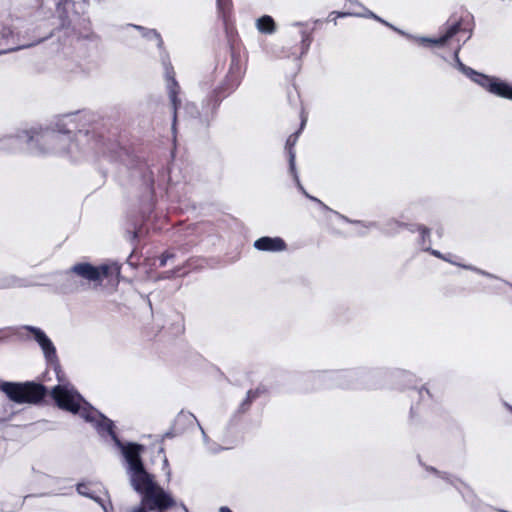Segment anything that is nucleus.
Returning a JSON list of instances; mask_svg holds the SVG:
<instances>
[{"mask_svg": "<svg viewBox=\"0 0 512 512\" xmlns=\"http://www.w3.org/2000/svg\"><path fill=\"white\" fill-rule=\"evenodd\" d=\"M90 118L85 111L65 114L49 127L36 126L0 139V151H15L23 143L36 156L56 155L71 162L101 156L118 160L124 151L117 142L104 139L94 130H84Z\"/></svg>", "mask_w": 512, "mask_h": 512, "instance_id": "nucleus-1", "label": "nucleus"}, {"mask_svg": "<svg viewBox=\"0 0 512 512\" xmlns=\"http://www.w3.org/2000/svg\"><path fill=\"white\" fill-rule=\"evenodd\" d=\"M409 39H413L423 45H434L439 47L451 46L454 49L455 67L471 79L474 83L498 97L512 98V87L506 84V81L489 76L466 66L459 58L461 44L465 43L471 37V30L464 25L463 19H449L440 29L439 37H414L397 30Z\"/></svg>", "mask_w": 512, "mask_h": 512, "instance_id": "nucleus-2", "label": "nucleus"}, {"mask_svg": "<svg viewBox=\"0 0 512 512\" xmlns=\"http://www.w3.org/2000/svg\"><path fill=\"white\" fill-rule=\"evenodd\" d=\"M51 396L59 408L78 414L86 422L92 423L101 436H110L116 445H121L113 430V422L85 401L72 384L56 385L51 390Z\"/></svg>", "mask_w": 512, "mask_h": 512, "instance_id": "nucleus-3", "label": "nucleus"}, {"mask_svg": "<svg viewBox=\"0 0 512 512\" xmlns=\"http://www.w3.org/2000/svg\"><path fill=\"white\" fill-rule=\"evenodd\" d=\"M378 372L365 368L339 370L313 374L311 378L321 386H337L346 389L371 388Z\"/></svg>", "mask_w": 512, "mask_h": 512, "instance_id": "nucleus-4", "label": "nucleus"}, {"mask_svg": "<svg viewBox=\"0 0 512 512\" xmlns=\"http://www.w3.org/2000/svg\"><path fill=\"white\" fill-rule=\"evenodd\" d=\"M140 491H135L141 495V502L135 507H125L121 512H165L169 508H178L183 512H189L185 504L177 503L175 499L161 488L156 482L143 484Z\"/></svg>", "mask_w": 512, "mask_h": 512, "instance_id": "nucleus-5", "label": "nucleus"}, {"mask_svg": "<svg viewBox=\"0 0 512 512\" xmlns=\"http://www.w3.org/2000/svg\"><path fill=\"white\" fill-rule=\"evenodd\" d=\"M120 276V265L118 263L102 264L93 266L90 263H77L63 273L67 285L71 289H77L76 277L87 282L101 283L105 278L118 282Z\"/></svg>", "mask_w": 512, "mask_h": 512, "instance_id": "nucleus-6", "label": "nucleus"}, {"mask_svg": "<svg viewBox=\"0 0 512 512\" xmlns=\"http://www.w3.org/2000/svg\"><path fill=\"white\" fill-rule=\"evenodd\" d=\"M122 451L126 462V472L129 482L134 491H140L144 488L143 484L155 483L154 476L148 473L143 465L140 453L143 449L141 445L129 443L116 445Z\"/></svg>", "mask_w": 512, "mask_h": 512, "instance_id": "nucleus-7", "label": "nucleus"}, {"mask_svg": "<svg viewBox=\"0 0 512 512\" xmlns=\"http://www.w3.org/2000/svg\"><path fill=\"white\" fill-rule=\"evenodd\" d=\"M20 330L29 333V335L26 336L27 340H33L38 344L47 366L52 368L55 372L56 378L58 380L57 385L70 384L66 379L65 373L61 369L56 347L52 340L44 332V330L31 325H24L20 328Z\"/></svg>", "mask_w": 512, "mask_h": 512, "instance_id": "nucleus-8", "label": "nucleus"}, {"mask_svg": "<svg viewBox=\"0 0 512 512\" xmlns=\"http://www.w3.org/2000/svg\"><path fill=\"white\" fill-rule=\"evenodd\" d=\"M0 390L4 392L11 401L19 404H36L47 394L46 387L35 382L15 383L0 380Z\"/></svg>", "mask_w": 512, "mask_h": 512, "instance_id": "nucleus-9", "label": "nucleus"}, {"mask_svg": "<svg viewBox=\"0 0 512 512\" xmlns=\"http://www.w3.org/2000/svg\"><path fill=\"white\" fill-rule=\"evenodd\" d=\"M243 76V68L239 58L232 55L229 70L224 81L214 89V100L212 110L216 108L219 101L232 93L240 84Z\"/></svg>", "mask_w": 512, "mask_h": 512, "instance_id": "nucleus-10", "label": "nucleus"}, {"mask_svg": "<svg viewBox=\"0 0 512 512\" xmlns=\"http://www.w3.org/2000/svg\"><path fill=\"white\" fill-rule=\"evenodd\" d=\"M161 61L163 64L165 78L167 81V89H168L169 98H170L172 108H173L172 129H173V131H175L177 110L181 104V101L178 98V94L180 92V87H179L178 82L175 79L174 69L169 60V56L167 55V53L165 51H163V53L161 54Z\"/></svg>", "mask_w": 512, "mask_h": 512, "instance_id": "nucleus-11", "label": "nucleus"}, {"mask_svg": "<svg viewBox=\"0 0 512 512\" xmlns=\"http://www.w3.org/2000/svg\"><path fill=\"white\" fill-rule=\"evenodd\" d=\"M77 492L87 498L94 500L100 506L110 500L107 490L100 484L94 482H82L76 486Z\"/></svg>", "mask_w": 512, "mask_h": 512, "instance_id": "nucleus-12", "label": "nucleus"}, {"mask_svg": "<svg viewBox=\"0 0 512 512\" xmlns=\"http://www.w3.org/2000/svg\"><path fill=\"white\" fill-rule=\"evenodd\" d=\"M197 424L198 427L201 430L203 440L205 444L208 446L209 440L208 437L203 429V427L200 425L199 421L195 417L194 414L186 411H181L177 417L174 420L173 430L176 434L183 433L188 427Z\"/></svg>", "mask_w": 512, "mask_h": 512, "instance_id": "nucleus-13", "label": "nucleus"}, {"mask_svg": "<svg viewBox=\"0 0 512 512\" xmlns=\"http://www.w3.org/2000/svg\"><path fill=\"white\" fill-rule=\"evenodd\" d=\"M292 26L299 27V34L301 37L300 43L296 48V51L292 52L291 55L296 56L297 59L306 55L310 49L313 37V28H309L306 23L295 22Z\"/></svg>", "mask_w": 512, "mask_h": 512, "instance_id": "nucleus-14", "label": "nucleus"}, {"mask_svg": "<svg viewBox=\"0 0 512 512\" xmlns=\"http://www.w3.org/2000/svg\"><path fill=\"white\" fill-rule=\"evenodd\" d=\"M254 248L259 251L279 252L286 249L285 241L280 237H261L254 242Z\"/></svg>", "mask_w": 512, "mask_h": 512, "instance_id": "nucleus-15", "label": "nucleus"}, {"mask_svg": "<svg viewBox=\"0 0 512 512\" xmlns=\"http://www.w3.org/2000/svg\"><path fill=\"white\" fill-rule=\"evenodd\" d=\"M13 32L10 30V28H6L4 27L1 31H0V46H7L3 49L0 50V55L1 54H4V53H8V52H11V51H15V50H18V49H23V48H27V47H30L36 43H39L41 40H38L36 42H33V43H28V44H22V45H18V46H10L11 43L14 44V41L12 40L13 39Z\"/></svg>", "mask_w": 512, "mask_h": 512, "instance_id": "nucleus-16", "label": "nucleus"}, {"mask_svg": "<svg viewBox=\"0 0 512 512\" xmlns=\"http://www.w3.org/2000/svg\"><path fill=\"white\" fill-rule=\"evenodd\" d=\"M305 122H306V119L305 118H302V121H301V127H300V130L291 134L287 140H286V150H287V153H288V158H289V169L290 170H294V166H296V162H295V158H296V155H295V151H294V146L298 140V137H299V134H300V131L303 129L304 125H305Z\"/></svg>", "mask_w": 512, "mask_h": 512, "instance_id": "nucleus-17", "label": "nucleus"}, {"mask_svg": "<svg viewBox=\"0 0 512 512\" xmlns=\"http://www.w3.org/2000/svg\"><path fill=\"white\" fill-rule=\"evenodd\" d=\"M256 29L262 34L271 35L276 32V23L270 15H263L255 22Z\"/></svg>", "mask_w": 512, "mask_h": 512, "instance_id": "nucleus-18", "label": "nucleus"}, {"mask_svg": "<svg viewBox=\"0 0 512 512\" xmlns=\"http://www.w3.org/2000/svg\"><path fill=\"white\" fill-rule=\"evenodd\" d=\"M443 479H446L451 485L455 486L463 495L465 501L470 503L471 505L475 504V495L474 493L467 487L465 484L460 482L457 479H452L450 477H445L444 475H441Z\"/></svg>", "mask_w": 512, "mask_h": 512, "instance_id": "nucleus-19", "label": "nucleus"}, {"mask_svg": "<svg viewBox=\"0 0 512 512\" xmlns=\"http://www.w3.org/2000/svg\"><path fill=\"white\" fill-rule=\"evenodd\" d=\"M216 3L218 16L223 20L224 25L227 26L232 12V1L216 0Z\"/></svg>", "mask_w": 512, "mask_h": 512, "instance_id": "nucleus-20", "label": "nucleus"}, {"mask_svg": "<svg viewBox=\"0 0 512 512\" xmlns=\"http://www.w3.org/2000/svg\"><path fill=\"white\" fill-rule=\"evenodd\" d=\"M128 27H133L137 30H139L142 34L143 37L147 38V39H155L157 41V46L162 49L163 47V40L160 36V34L154 30V29H146L142 26H137V25H128Z\"/></svg>", "mask_w": 512, "mask_h": 512, "instance_id": "nucleus-21", "label": "nucleus"}, {"mask_svg": "<svg viewBox=\"0 0 512 512\" xmlns=\"http://www.w3.org/2000/svg\"><path fill=\"white\" fill-rule=\"evenodd\" d=\"M410 231H418L420 234L419 244L422 246L423 250H430V230L428 228L423 225H417L415 229L410 228Z\"/></svg>", "mask_w": 512, "mask_h": 512, "instance_id": "nucleus-22", "label": "nucleus"}, {"mask_svg": "<svg viewBox=\"0 0 512 512\" xmlns=\"http://www.w3.org/2000/svg\"><path fill=\"white\" fill-rule=\"evenodd\" d=\"M292 176H293V179L298 187V189L307 197L309 198L310 200L318 203L323 209L325 210H330L321 200L317 199L316 197H313L311 195H309L306 190L304 189V187L302 186L301 182H300V179H299V176H298V173H297V170H296V166H294V170H290Z\"/></svg>", "mask_w": 512, "mask_h": 512, "instance_id": "nucleus-23", "label": "nucleus"}, {"mask_svg": "<svg viewBox=\"0 0 512 512\" xmlns=\"http://www.w3.org/2000/svg\"><path fill=\"white\" fill-rule=\"evenodd\" d=\"M292 176H293V179L298 187V189L307 197L309 198L310 200L318 203L323 209L325 210H330L321 200L317 199L316 197H313L311 195H309L306 190L304 189V187L302 186L301 182H300V179H299V176H298V173H297V170H296V166H294V170H290Z\"/></svg>", "mask_w": 512, "mask_h": 512, "instance_id": "nucleus-24", "label": "nucleus"}, {"mask_svg": "<svg viewBox=\"0 0 512 512\" xmlns=\"http://www.w3.org/2000/svg\"><path fill=\"white\" fill-rule=\"evenodd\" d=\"M292 176H293V179L298 187V189L307 197L309 198L310 200L318 203L323 209L325 210H330L321 200L317 199L316 197H313L311 195H309L306 190L304 189V187L302 186L301 182H300V179H299V176H298V173H297V170H296V166H294V170H290Z\"/></svg>", "mask_w": 512, "mask_h": 512, "instance_id": "nucleus-25", "label": "nucleus"}, {"mask_svg": "<svg viewBox=\"0 0 512 512\" xmlns=\"http://www.w3.org/2000/svg\"><path fill=\"white\" fill-rule=\"evenodd\" d=\"M443 260H444V261H446V262H449V263H451V264H453V265H456V266L462 267V268H464V269H468V270L474 271V272H476V273H478V274H480V275H483V276H486V277H489V278H495V276H494V275H492V274H490V273H488V272H486V271H484V270H481V269H479V268H477V267H474V266H471V265H463V264H460V263L456 262V261L452 258V255H451V254H447V255H445Z\"/></svg>", "mask_w": 512, "mask_h": 512, "instance_id": "nucleus-26", "label": "nucleus"}, {"mask_svg": "<svg viewBox=\"0 0 512 512\" xmlns=\"http://www.w3.org/2000/svg\"><path fill=\"white\" fill-rule=\"evenodd\" d=\"M264 393H266V389L264 387H257L255 390H249L247 392L246 399L241 403V410L246 411L251 402Z\"/></svg>", "mask_w": 512, "mask_h": 512, "instance_id": "nucleus-27", "label": "nucleus"}, {"mask_svg": "<svg viewBox=\"0 0 512 512\" xmlns=\"http://www.w3.org/2000/svg\"><path fill=\"white\" fill-rule=\"evenodd\" d=\"M74 7V2L72 0H59L57 3V11L59 13L60 18L63 20L68 17V12L70 9Z\"/></svg>", "mask_w": 512, "mask_h": 512, "instance_id": "nucleus-28", "label": "nucleus"}, {"mask_svg": "<svg viewBox=\"0 0 512 512\" xmlns=\"http://www.w3.org/2000/svg\"><path fill=\"white\" fill-rule=\"evenodd\" d=\"M403 227H405V224L397 220H389L384 227V232L388 235H393L398 233Z\"/></svg>", "mask_w": 512, "mask_h": 512, "instance_id": "nucleus-29", "label": "nucleus"}, {"mask_svg": "<svg viewBox=\"0 0 512 512\" xmlns=\"http://www.w3.org/2000/svg\"><path fill=\"white\" fill-rule=\"evenodd\" d=\"M175 257H176L175 253H173L171 251L164 252L159 257V266L164 267V266L168 265L169 263H174Z\"/></svg>", "mask_w": 512, "mask_h": 512, "instance_id": "nucleus-30", "label": "nucleus"}, {"mask_svg": "<svg viewBox=\"0 0 512 512\" xmlns=\"http://www.w3.org/2000/svg\"><path fill=\"white\" fill-rule=\"evenodd\" d=\"M187 273V270L184 267L177 266L172 271H167L164 273L163 278H172L176 276H184Z\"/></svg>", "mask_w": 512, "mask_h": 512, "instance_id": "nucleus-31", "label": "nucleus"}, {"mask_svg": "<svg viewBox=\"0 0 512 512\" xmlns=\"http://www.w3.org/2000/svg\"><path fill=\"white\" fill-rule=\"evenodd\" d=\"M360 17H370V18H373V19H375V20H377V21H379V22L383 23L384 25L389 26V27H391V28H392V29H394V30H397V29H396V28H394L392 25H390V24H389V23H387L385 20L381 19L380 17H378L377 15H375V14H374L373 12H371V11H368V10H367V11H366L365 13H363V14H361V13H360Z\"/></svg>", "mask_w": 512, "mask_h": 512, "instance_id": "nucleus-32", "label": "nucleus"}, {"mask_svg": "<svg viewBox=\"0 0 512 512\" xmlns=\"http://www.w3.org/2000/svg\"><path fill=\"white\" fill-rule=\"evenodd\" d=\"M421 400L425 401L430 398V393L426 388H421L415 392Z\"/></svg>", "mask_w": 512, "mask_h": 512, "instance_id": "nucleus-33", "label": "nucleus"}, {"mask_svg": "<svg viewBox=\"0 0 512 512\" xmlns=\"http://www.w3.org/2000/svg\"><path fill=\"white\" fill-rule=\"evenodd\" d=\"M17 285H19L18 280L14 277H10L7 280V283L0 285V287L5 288V287H12V286H17Z\"/></svg>", "mask_w": 512, "mask_h": 512, "instance_id": "nucleus-34", "label": "nucleus"}, {"mask_svg": "<svg viewBox=\"0 0 512 512\" xmlns=\"http://www.w3.org/2000/svg\"><path fill=\"white\" fill-rule=\"evenodd\" d=\"M332 14H335L337 17H347V16H360V13L357 12H332Z\"/></svg>", "mask_w": 512, "mask_h": 512, "instance_id": "nucleus-35", "label": "nucleus"}, {"mask_svg": "<svg viewBox=\"0 0 512 512\" xmlns=\"http://www.w3.org/2000/svg\"><path fill=\"white\" fill-rule=\"evenodd\" d=\"M428 251H429L433 256H435V257H437V258H439V259H442V260L444 259L445 254H442L440 251H438V250H434V249H431V248H430V250H428Z\"/></svg>", "mask_w": 512, "mask_h": 512, "instance_id": "nucleus-36", "label": "nucleus"}, {"mask_svg": "<svg viewBox=\"0 0 512 512\" xmlns=\"http://www.w3.org/2000/svg\"><path fill=\"white\" fill-rule=\"evenodd\" d=\"M101 508L103 509L104 512H110V510H112L111 500H108L106 504H103L101 506Z\"/></svg>", "mask_w": 512, "mask_h": 512, "instance_id": "nucleus-37", "label": "nucleus"}, {"mask_svg": "<svg viewBox=\"0 0 512 512\" xmlns=\"http://www.w3.org/2000/svg\"><path fill=\"white\" fill-rule=\"evenodd\" d=\"M140 230H134L133 232H129L130 240H134L138 237Z\"/></svg>", "mask_w": 512, "mask_h": 512, "instance_id": "nucleus-38", "label": "nucleus"}, {"mask_svg": "<svg viewBox=\"0 0 512 512\" xmlns=\"http://www.w3.org/2000/svg\"><path fill=\"white\" fill-rule=\"evenodd\" d=\"M6 426H7L6 420L5 419H0V434L4 431Z\"/></svg>", "mask_w": 512, "mask_h": 512, "instance_id": "nucleus-39", "label": "nucleus"}, {"mask_svg": "<svg viewBox=\"0 0 512 512\" xmlns=\"http://www.w3.org/2000/svg\"><path fill=\"white\" fill-rule=\"evenodd\" d=\"M7 338V335L5 334V330L0 329V342Z\"/></svg>", "mask_w": 512, "mask_h": 512, "instance_id": "nucleus-40", "label": "nucleus"}, {"mask_svg": "<svg viewBox=\"0 0 512 512\" xmlns=\"http://www.w3.org/2000/svg\"><path fill=\"white\" fill-rule=\"evenodd\" d=\"M219 512H232V510L227 506H222L220 507Z\"/></svg>", "mask_w": 512, "mask_h": 512, "instance_id": "nucleus-41", "label": "nucleus"}, {"mask_svg": "<svg viewBox=\"0 0 512 512\" xmlns=\"http://www.w3.org/2000/svg\"><path fill=\"white\" fill-rule=\"evenodd\" d=\"M187 110H194L195 109V105L194 104H187L186 107H185Z\"/></svg>", "mask_w": 512, "mask_h": 512, "instance_id": "nucleus-42", "label": "nucleus"}, {"mask_svg": "<svg viewBox=\"0 0 512 512\" xmlns=\"http://www.w3.org/2000/svg\"><path fill=\"white\" fill-rule=\"evenodd\" d=\"M402 376H403L404 378H411V377H412V375H411V374H409V373H407V372L402 373Z\"/></svg>", "mask_w": 512, "mask_h": 512, "instance_id": "nucleus-43", "label": "nucleus"}, {"mask_svg": "<svg viewBox=\"0 0 512 512\" xmlns=\"http://www.w3.org/2000/svg\"><path fill=\"white\" fill-rule=\"evenodd\" d=\"M352 5L360 6L359 2L357 0L355 1H349Z\"/></svg>", "mask_w": 512, "mask_h": 512, "instance_id": "nucleus-44", "label": "nucleus"}, {"mask_svg": "<svg viewBox=\"0 0 512 512\" xmlns=\"http://www.w3.org/2000/svg\"><path fill=\"white\" fill-rule=\"evenodd\" d=\"M208 449H209L211 452H216V451H218V449H216V448H214V447H210V446H208Z\"/></svg>", "mask_w": 512, "mask_h": 512, "instance_id": "nucleus-45", "label": "nucleus"}, {"mask_svg": "<svg viewBox=\"0 0 512 512\" xmlns=\"http://www.w3.org/2000/svg\"><path fill=\"white\" fill-rule=\"evenodd\" d=\"M373 226H375L374 223H369V224L366 225L367 228H370V227H373Z\"/></svg>", "mask_w": 512, "mask_h": 512, "instance_id": "nucleus-46", "label": "nucleus"}, {"mask_svg": "<svg viewBox=\"0 0 512 512\" xmlns=\"http://www.w3.org/2000/svg\"><path fill=\"white\" fill-rule=\"evenodd\" d=\"M430 471L434 472V473H437V474H440L439 472H437L434 468H429Z\"/></svg>", "mask_w": 512, "mask_h": 512, "instance_id": "nucleus-47", "label": "nucleus"}, {"mask_svg": "<svg viewBox=\"0 0 512 512\" xmlns=\"http://www.w3.org/2000/svg\"><path fill=\"white\" fill-rule=\"evenodd\" d=\"M340 217H341L342 219H344L345 221H347V222L349 221V220L347 219V217H344V216H340Z\"/></svg>", "mask_w": 512, "mask_h": 512, "instance_id": "nucleus-48", "label": "nucleus"}, {"mask_svg": "<svg viewBox=\"0 0 512 512\" xmlns=\"http://www.w3.org/2000/svg\"><path fill=\"white\" fill-rule=\"evenodd\" d=\"M164 465L167 466L168 465V461L167 459L164 460Z\"/></svg>", "mask_w": 512, "mask_h": 512, "instance_id": "nucleus-49", "label": "nucleus"}, {"mask_svg": "<svg viewBox=\"0 0 512 512\" xmlns=\"http://www.w3.org/2000/svg\"><path fill=\"white\" fill-rule=\"evenodd\" d=\"M509 408H510V410L512 411V407H509Z\"/></svg>", "mask_w": 512, "mask_h": 512, "instance_id": "nucleus-50", "label": "nucleus"}]
</instances>
